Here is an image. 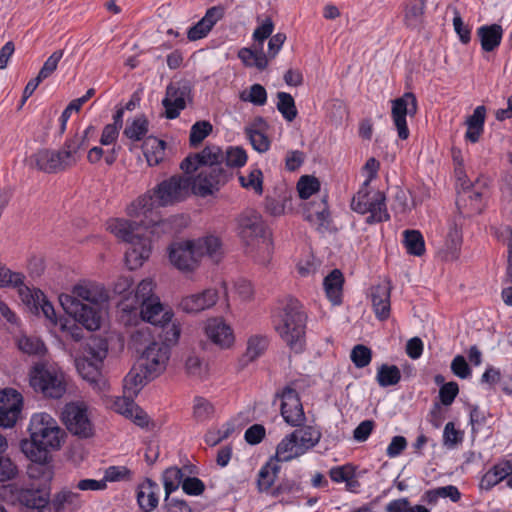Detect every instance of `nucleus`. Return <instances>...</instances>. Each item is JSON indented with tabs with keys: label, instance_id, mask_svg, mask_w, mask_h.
<instances>
[{
	"label": "nucleus",
	"instance_id": "obj_31",
	"mask_svg": "<svg viewBox=\"0 0 512 512\" xmlns=\"http://www.w3.org/2000/svg\"><path fill=\"white\" fill-rule=\"evenodd\" d=\"M372 304L376 316L380 320L387 319L390 314V289L387 285H377L372 289Z\"/></svg>",
	"mask_w": 512,
	"mask_h": 512
},
{
	"label": "nucleus",
	"instance_id": "obj_24",
	"mask_svg": "<svg viewBox=\"0 0 512 512\" xmlns=\"http://www.w3.org/2000/svg\"><path fill=\"white\" fill-rule=\"evenodd\" d=\"M82 505L81 495L68 489L56 493L49 501V511L54 512H77Z\"/></svg>",
	"mask_w": 512,
	"mask_h": 512
},
{
	"label": "nucleus",
	"instance_id": "obj_52",
	"mask_svg": "<svg viewBox=\"0 0 512 512\" xmlns=\"http://www.w3.org/2000/svg\"><path fill=\"white\" fill-rule=\"evenodd\" d=\"M59 326L61 331L74 341H80L84 336L83 327L85 326L76 317L60 318Z\"/></svg>",
	"mask_w": 512,
	"mask_h": 512
},
{
	"label": "nucleus",
	"instance_id": "obj_32",
	"mask_svg": "<svg viewBox=\"0 0 512 512\" xmlns=\"http://www.w3.org/2000/svg\"><path fill=\"white\" fill-rule=\"evenodd\" d=\"M343 283V274L338 269H334L324 278L326 296L333 305H339L342 301Z\"/></svg>",
	"mask_w": 512,
	"mask_h": 512
},
{
	"label": "nucleus",
	"instance_id": "obj_1",
	"mask_svg": "<svg viewBox=\"0 0 512 512\" xmlns=\"http://www.w3.org/2000/svg\"><path fill=\"white\" fill-rule=\"evenodd\" d=\"M190 186L191 178L172 176L158 184L152 195L140 196L127 207L128 216L140 218L139 221L115 218L107 222L111 233L131 245L125 253L126 264L130 270L142 266L151 254L149 235L160 224L159 219L154 216V206H168L185 199Z\"/></svg>",
	"mask_w": 512,
	"mask_h": 512
},
{
	"label": "nucleus",
	"instance_id": "obj_48",
	"mask_svg": "<svg viewBox=\"0 0 512 512\" xmlns=\"http://www.w3.org/2000/svg\"><path fill=\"white\" fill-rule=\"evenodd\" d=\"M197 156L201 163V169L212 166L224 167V154L218 147H206L200 153H197Z\"/></svg>",
	"mask_w": 512,
	"mask_h": 512
},
{
	"label": "nucleus",
	"instance_id": "obj_40",
	"mask_svg": "<svg viewBox=\"0 0 512 512\" xmlns=\"http://www.w3.org/2000/svg\"><path fill=\"white\" fill-rule=\"evenodd\" d=\"M95 94V89L90 88L86 91V93L77 99L72 100L68 106L63 110L62 114L60 115L59 122V133L62 135L67 128V122L69 118L71 117L72 112H78L82 105L85 104L90 98H92Z\"/></svg>",
	"mask_w": 512,
	"mask_h": 512
},
{
	"label": "nucleus",
	"instance_id": "obj_21",
	"mask_svg": "<svg viewBox=\"0 0 512 512\" xmlns=\"http://www.w3.org/2000/svg\"><path fill=\"white\" fill-rule=\"evenodd\" d=\"M155 284L152 279H143L137 286L132 302L129 303V299H125L121 303L124 311L133 312L137 311L140 307L158 300L159 298L154 294Z\"/></svg>",
	"mask_w": 512,
	"mask_h": 512
},
{
	"label": "nucleus",
	"instance_id": "obj_37",
	"mask_svg": "<svg viewBox=\"0 0 512 512\" xmlns=\"http://www.w3.org/2000/svg\"><path fill=\"white\" fill-rule=\"evenodd\" d=\"M18 349L27 355L44 356L47 348L44 342L37 336L22 334L15 339Z\"/></svg>",
	"mask_w": 512,
	"mask_h": 512
},
{
	"label": "nucleus",
	"instance_id": "obj_3",
	"mask_svg": "<svg viewBox=\"0 0 512 512\" xmlns=\"http://www.w3.org/2000/svg\"><path fill=\"white\" fill-rule=\"evenodd\" d=\"M109 299L103 286L83 282L75 285L71 294H61L59 302L69 316L76 317L87 330L100 328V305Z\"/></svg>",
	"mask_w": 512,
	"mask_h": 512
},
{
	"label": "nucleus",
	"instance_id": "obj_58",
	"mask_svg": "<svg viewBox=\"0 0 512 512\" xmlns=\"http://www.w3.org/2000/svg\"><path fill=\"white\" fill-rule=\"evenodd\" d=\"M320 189V182L313 176H302L297 183L300 198L308 199Z\"/></svg>",
	"mask_w": 512,
	"mask_h": 512
},
{
	"label": "nucleus",
	"instance_id": "obj_14",
	"mask_svg": "<svg viewBox=\"0 0 512 512\" xmlns=\"http://www.w3.org/2000/svg\"><path fill=\"white\" fill-rule=\"evenodd\" d=\"M63 420L71 433L82 438L92 435V423L84 405L79 403L67 404L63 411Z\"/></svg>",
	"mask_w": 512,
	"mask_h": 512
},
{
	"label": "nucleus",
	"instance_id": "obj_39",
	"mask_svg": "<svg viewBox=\"0 0 512 512\" xmlns=\"http://www.w3.org/2000/svg\"><path fill=\"white\" fill-rule=\"evenodd\" d=\"M401 380V371L396 365L382 364L377 369L376 381L380 387L397 385Z\"/></svg>",
	"mask_w": 512,
	"mask_h": 512
},
{
	"label": "nucleus",
	"instance_id": "obj_45",
	"mask_svg": "<svg viewBox=\"0 0 512 512\" xmlns=\"http://www.w3.org/2000/svg\"><path fill=\"white\" fill-rule=\"evenodd\" d=\"M185 368L188 375L196 379L203 380L209 375L208 363L195 354H191L187 357Z\"/></svg>",
	"mask_w": 512,
	"mask_h": 512
},
{
	"label": "nucleus",
	"instance_id": "obj_38",
	"mask_svg": "<svg viewBox=\"0 0 512 512\" xmlns=\"http://www.w3.org/2000/svg\"><path fill=\"white\" fill-rule=\"evenodd\" d=\"M294 432L298 433V444L303 454L314 448L320 441L322 433L314 426H304Z\"/></svg>",
	"mask_w": 512,
	"mask_h": 512
},
{
	"label": "nucleus",
	"instance_id": "obj_51",
	"mask_svg": "<svg viewBox=\"0 0 512 512\" xmlns=\"http://www.w3.org/2000/svg\"><path fill=\"white\" fill-rule=\"evenodd\" d=\"M224 154L225 168H240L247 162V153L240 146H230Z\"/></svg>",
	"mask_w": 512,
	"mask_h": 512
},
{
	"label": "nucleus",
	"instance_id": "obj_9",
	"mask_svg": "<svg viewBox=\"0 0 512 512\" xmlns=\"http://www.w3.org/2000/svg\"><path fill=\"white\" fill-rule=\"evenodd\" d=\"M351 208L359 214H369L366 223L369 225L386 222L390 215L386 206L385 194L379 190L370 189L363 183L351 201Z\"/></svg>",
	"mask_w": 512,
	"mask_h": 512
},
{
	"label": "nucleus",
	"instance_id": "obj_6",
	"mask_svg": "<svg viewBox=\"0 0 512 512\" xmlns=\"http://www.w3.org/2000/svg\"><path fill=\"white\" fill-rule=\"evenodd\" d=\"M223 254L221 241L216 236L174 243L169 248V260L181 271H193L203 256L219 262Z\"/></svg>",
	"mask_w": 512,
	"mask_h": 512
},
{
	"label": "nucleus",
	"instance_id": "obj_18",
	"mask_svg": "<svg viewBox=\"0 0 512 512\" xmlns=\"http://www.w3.org/2000/svg\"><path fill=\"white\" fill-rule=\"evenodd\" d=\"M205 333L208 339L221 349H228L234 343L233 330L222 318L207 320Z\"/></svg>",
	"mask_w": 512,
	"mask_h": 512
},
{
	"label": "nucleus",
	"instance_id": "obj_35",
	"mask_svg": "<svg viewBox=\"0 0 512 512\" xmlns=\"http://www.w3.org/2000/svg\"><path fill=\"white\" fill-rule=\"evenodd\" d=\"M279 471L280 466L273 459L260 468L257 478V488L259 492L272 491V487L277 479Z\"/></svg>",
	"mask_w": 512,
	"mask_h": 512
},
{
	"label": "nucleus",
	"instance_id": "obj_23",
	"mask_svg": "<svg viewBox=\"0 0 512 512\" xmlns=\"http://www.w3.org/2000/svg\"><path fill=\"white\" fill-rule=\"evenodd\" d=\"M139 309L142 319L154 326L164 327L166 324L171 323L173 318V312L170 309L165 310L160 299L154 300Z\"/></svg>",
	"mask_w": 512,
	"mask_h": 512
},
{
	"label": "nucleus",
	"instance_id": "obj_47",
	"mask_svg": "<svg viewBox=\"0 0 512 512\" xmlns=\"http://www.w3.org/2000/svg\"><path fill=\"white\" fill-rule=\"evenodd\" d=\"M102 364L96 363L86 357L76 360V368L83 379L89 382H96L100 376Z\"/></svg>",
	"mask_w": 512,
	"mask_h": 512
},
{
	"label": "nucleus",
	"instance_id": "obj_25",
	"mask_svg": "<svg viewBox=\"0 0 512 512\" xmlns=\"http://www.w3.org/2000/svg\"><path fill=\"white\" fill-rule=\"evenodd\" d=\"M159 485L147 478L139 485L137 491V503L143 512H152L159 503Z\"/></svg>",
	"mask_w": 512,
	"mask_h": 512
},
{
	"label": "nucleus",
	"instance_id": "obj_33",
	"mask_svg": "<svg viewBox=\"0 0 512 512\" xmlns=\"http://www.w3.org/2000/svg\"><path fill=\"white\" fill-rule=\"evenodd\" d=\"M486 109L484 106H477L473 114L470 115L466 120L467 131L465 138L471 143H476L484 130Z\"/></svg>",
	"mask_w": 512,
	"mask_h": 512
},
{
	"label": "nucleus",
	"instance_id": "obj_61",
	"mask_svg": "<svg viewBox=\"0 0 512 512\" xmlns=\"http://www.w3.org/2000/svg\"><path fill=\"white\" fill-rule=\"evenodd\" d=\"M133 397L125 393L121 397H116L113 403L114 410L126 418L133 417L134 410L136 409Z\"/></svg>",
	"mask_w": 512,
	"mask_h": 512
},
{
	"label": "nucleus",
	"instance_id": "obj_34",
	"mask_svg": "<svg viewBox=\"0 0 512 512\" xmlns=\"http://www.w3.org/2000/svg\"><path fill=\"white\" fill-rule=\"evenodd\" d=\"M238 57L247 67H255L259 70H264L268 65V57L263 52L262 44L260 46L256 44L253 49L247 47L241 48L238 52Z\"/></svg>",
	"mask_w": 512,
	"mask_h": 512
},
{
	"label": "nucleus",
	"instance_id": "obj_62",
	"mask_svg": "<svg viewBox=\"0 0 512 512\" xmlns=\"http://www.w3.org/2000/svg\"><path fill=\"white\" fill-rule=\"evenodd\" d=\"M247 135L250 140L252 147L259 153H264L270 148V141L268 137L255 129H248Z\"/></svg>",
	"mask_w": 512,
	"mask_h": 512
},
{
	"label": "nucleus",
	"instance_id": "obj_16",
	"mask_svg": "<svg viewBox=\"0 0 512 512\" xmlns=\"http://www.w3.org/2000/svg\"><path fill=\"white\" fill-rule=\"evenodd\" d=\"M23 397L14 389L0 391V426L13 427L22 410Z\"/></svg>",
	"mask_w": 512,
	"mask_h": 512
},
{
	"label": "nucleus",
	"instance_id": "obj_56",
	"mask_svg": "<svg viewBox=\"0 0 512 512\" xmlns=\"http://www.w3.org/2000/svg\"><path fill=\"white\" fill-rule=\"evenodd\" d=\"M350 358L355 367L364 368L372 360V350L363 344L355 345L351 350Z\"/></svg>",
	"mask_w": 512,
	"mask_h": 512
},
{
	"label": "nucleus",
	"instance_id": "obj_17",
	"mask_svg": "<svg viewBox=\"0 0 512 512\" xmlns=\"http://www.w3.org/2000/svg\"><path fill=\"white\" fill-rule=\"evenodd\" d=\"M218 301V292L216 289H206L202 292L194 293L183 297L179 303V308L187 314H197L201 311L213 307Z\"/></svg>",
	"mask_w": 512,
	"mask_h": 512
},
{
	"label": "nucleus",
	"instance_id": "obj_60",
	"mask_svg": "<svg viewBox=\"0 0 512 512\" xmlns=\"http://www.w3.org/2000/svg\"><path fill=\"white\" fill-rule=\"evenodd\" d=\"M239 181L242 187L253 189L255 193L261 195L263 192L262 172L260 169H253L247 176H240Z\"/></svg>",
	"mask_w": 512,
	"mask_h": 512
},
{
	"label": "nucleus",
	"instance_id": "obj_55",
	"mask_svg": "<svg viewBox=\"0 0 512 512\" xmlns=\"http://www.w3.org/2000/svg\"><path fill=\"white\" fill-rule=\"evenodd\" d=\"M24 275L19 272H13L0 264V288L6 286L24 288Z\"/></svg>",
	"mask_w": 512,
	"mask_h": 512
},
{
	"label": "nucleus",
	"instance_id": "obj_19",
	"mask_svg": "<svg viewBox=\"0 0 512 512\" xmlns=\"http://www.w3.org/2000/svg\"><path fill=\"white\" fill-rule=\"evenodd\" d=\"M19 502L27 509V512H49V492L45 487L21 489Z\"/></svg>",
	"mask_w": 512,
	"mask_h": 512
},
{
	"label": "nucleus",
	"instance_id": "obj_26",
	"mask_svg": "<svg viewBox=\"0 0 512 512\" xmlns=\"http://www.w3.org/2000/svg\"><path fill=\"white\" fill-rule=\"evenodd\" d=\"M461 243V231L455 224H452L446 235L443 246L438 251V255L444 261H454L458 259Z\"/></svg>",
	"mask_w": 512,
	"mask_h": 512
},
{
	"label": "nucleus",
	"instance_id": "obj_13",
	"mask_svg": "<svg viewBox=\"0 0 512 512\" xmlns=\"http://www.w3.org/2000/svg\"><path fill=\"white\" fill-rule=\"evenodd\" d=\"M191 92V86L187 82H173L167 86L162 100L166 118L175 119L180 115L187 102L192 100Z\"/></svg>",
	"mask_w": 512,
	"mask_h": 512
},
{
	"label": "nucleus",
	"instance_id": "obj_29",
	"mask_svg": "<svg viewBox=\"0 0 512 512\" xmlns=\"http://www.w3.org/2000/svg\"><path fill=\"white\" fill-rule=\"evenodd\" d=\"M148 375L147 369L138 366H134L124 378V393L129 396H137L143 386L150 380L154 379Z\"/></svg>",
	"mask_w": 512,
	"mask_h": 512
},
{
	"label": "nucleus",
	"instance_id": "obj_44",
	"mask_svg": "<svg viewBox=\"0 0 512 512\" xmlns=\"http://www.w3.org/2000/svg\"><path fill=\"white\" fill-rule=\"evenodd\" d=\"M184 474L178 467H169L162 474V482L165 490V496H170L180 485L182 486Z\"/></svg>",
	"mask_w": 512,
	"mask_h": 512
},
{
	"label": "nucleus",
	"instance_id": "obj_15",
	"mask_svg": "<svg viewBox=\"0 0 512 512\" xmlns=\"http://www.w3.org/2000/svg\"><path fill=\"white\" fill-rule=\"evenodd\" d=\"M280 410L284 421L293 427H300L306 418L299 395L295 389L286 387L281 395Z\"/></svg>",
	"mask_w": 512,
	"mask_h": 512
},
{
	"label": "nucleus",
	"instance_id": "obj_12",
	"mask_svg": "<svg viewBox=\"0 0 512 512\" xmlns=\"http://www.w3.org/2000/svg\"><path fill=\"white\" fill-rule=\"evenodd\" d=\"M417 110V99L412 92H406L401 97L391 100V118L401 140L409 138L407 116H414Z\"/></svg>",
	"mask_w": 512,
	"mask_h": 512
},
{
	"label": "nucleus",
	"instance_id": "obj_59",
	"mask_svg": "<svg viewBox=\"0 0 512 512\" xmlns=\"http://www.w3.org/2000/svg\"><path fill=\"white\" fill-rule=\"evenodd\" d=\"M268 339L264 336H252L249 338L246 349V357L253 361L258 358L267 348Z\"/></svg>",
	"mask_w": 512,
	"mask_h": 512
},
{
	"label": "nucleus",
	"instance_id": "obj_49",
	"mask_svg": "<svg viewBox=\"0 0 512 512\" xmlns=\"http://www.w3.org/2000/svg\"><path fill=\"white\" fill-rule=\"evenodd\" d=\"M306 218L313 222H317L320 226H324L328 222L329 211L327 202L324 198L318 202H312L307 209Z\"/></svg>",
	"mask_w": 512,
	"mask_h": 512
},
{
	"label": "nucleus",
	"instance_id": "obj_50",
	"mask_svg": "<svg viewBox=\"0 0 512 512\" xmlns=\"http://www.w3.org/2000/svg\"><path fill=\"white\" fill-rule=\"evenodd\" d=\"M277 109L283 118L289 122L293 121L297 116V108L293 97L287 92L277 93Z\"/></svg>",
	"mask_w": 512,
	"mask_h": 512
},
{
	"label": "nucleus",
	"instance_id": "obj_42",
	"mask_svg": "<svg viewBox=\"0 0 512 512\" xmlns=\"http://www.w3.org/2000/svg\"><path fill=\"white\" fill-rule=\"evenodd\" d=\"M193 418L197 422H206L211 420L215 414L214 405L206 398L196 396L193 399Z\"/></svg>",
	"mask_w": 512,
	"mask_h": 512
},
{
	"label": "nucleus",
	"instance_id": "obj_46",
	"mask_svg": "<svg viewBox=\"0 0 512 512\" xmlns=\"http://www.w3.org/2000/svg\"><path fill=\"white\" fill-rule=\"evenodd\" d=\"M148 132V121L141 115L134 118L131 122L127 121L124 129V135L133 141H140Z\"/></svg>",
	"mask_w": 512,
	"mask_h": 512
},
{
	"label": "nucleus",
	"instance_id": "obj_54",
	"mask_svg": "<svg viewBox=\"0 0 512 512\" xmlns=\"http://www.w3.org/2000/svg\"><path fill=\"white\" fill-rule=\"evenodd\" d=\"M386 512H430V510L423 505L412 506L408 498L403 497L391 500L386 505Z\"/></svg>",
	"mask_w": 512,
	"mask_h": 512
},
{
	"label": "nucleus",
	"instance_id": "obj_36",
	"mask_svg": "<svg viewBox=\"0 0 512 512\" xmlns=\"http://www.w3.org/2000/svg\"><path fill=\"white\" fill-rule=\"evenodd\" d=\"M166 143L155 137H148L142 145L144 156L149 166L158 165L165 156Z\"/></svg>",
	"mask_w": 512,
	"mask_h": 512
},
{
	"label": "nucleus",
	"instance_id": "obj_5",
	"mask_svg": "<svg viewBox=\"0 0 512 512\" xmlns=\"http://www.w3.org/2000/svg\"><path fill=\"white\" fill-rule=\"evenodd\" d=\"M307 314L296 299H288L272 313V325L281 340L296 353L305 346Z\"/></svg>",
	"mask_w": 512,
	"mask_h": 512
},
{
	"label": "nucleus",
	"instance_id": "obj_20",
	"mask_svg": "<svg viewBox=\"0 0 512 512\" xmlns=\"http://www.w3.org/2000/svg\"><path fill=\"white\" fill-rule=\"evenodd\" d=\"M20 294L27 305H32L37 312L40 309L51 325H59L60 318H57L53 305L40 290L32 292L27 286H24V288H20Z\"/></svg>",
	"mask_w": 512,
	"mask_h": 512
},
{
	"label": "nucleus",
	"instance_id": "obj_11",
	"mask_svg": "<svg viewBox=\"0 0 512 512\" xmlns=\"http://www.w3.org/2000/svg\"><path fill=\"white\" fill-rule=\"evenodd\" d=\"M231 173L225 167L212 166L210 168H202L198 175L191 179L190 189L200 197L213 195L219 191L230 178Z\"/></svg>",
	"mask_w": 512,
	"mask_h": 512
},
{
	"label": "nucleus",
	"instance_id": "obj_7",
	"mask_svg": "<svg viewBox=\"0 0 512 512\" xmlns=\"http://www.w3.org/2000/svg\"><path fill=\"white\" fill-rule=\"evenodd\" d=\"M132 342L137 346H147L144 348L139 359L140 367L147 369L148 375L157 377L162 373L169 359L170 348L165 343H160L152 339L150 328H139L132 334Z\"/></svg>",
	"mask_w": 512,
	"mask_h": 512
},
{
	"label": "nucleus",
	"instance_id": "obj_27",
	"mask_svg": "<svg viewBox=\"0 0 512 512\" xmlns=\"http://www.w3.org/2000/svg\"><path fill=\"white\" fill-rule=\"evenodd\" d=\"M425 10V0H406L403 6L405 25L411 29H420L424 23Z\"/></svg>",
	"mask_w": 512,
	"mask_h": 512
},
{
	"label": "nucleus",
	"instance_id": "obj_22",
	"mask_svg": "<svg viewBox=\"0 0 512 512\" xmlns=\"http://www.w3.org/2000/svg\"><path fill=\"white\" fill-rule=\"evenodd\" d=\"M512 475V460L503 459L494 464L481 478V490L489 491Z\"/></svg>",
	"mask_w": 512,
	"mask_h": 512
},
{
	"label": "nucleus",
	"instance_id": "obj_53",
	"mask_svg": "<svg viewBox=\"0 0 512 512\" xmlns=\"http://www.w3.org/2000/svg\"><path fill=\"white\" fill-rule=\"evenodd\" d=\"M240 98L244 102H250L256 106H263L267 102L266 89L260 84H253L249 91H243Z\"/></svg>",
	"mask_w": 512,
	"mask_h": 512
},
{
	"label": "nucleus",
	"instance_id": "obj_4",
	"mask_svg": "<svg viewBox=\"0 0 512 512\" xmlns=\"http://www.w3.org/2000/svg\"><path fill=\"white\" fill-rule=\"evenodd\" d=\"M95 132L96 128L89 125L82 132L67 137L60 150L41 149L31 156V161L37 169L45 173L64 171L81 159L82 152L88 147Z\"/></svg>",
	"mask_w": 512,
	"mask_h": 512
},
{
	"label": "nucleus",
	"instance_id": "obj_30",
	"mask_svg": "<svg viewBox=\"0 0 512 512\" xmlns=\"http://www.w3.org/2000/svg\"><path fill=\"white\" fill-rule=\"evenodd\" d=\"M481 47L486 52L494 51L501 44L503 29L498 24L483 25L477 29Z\"/></svg>",
	"mask_w": 512,
	"mask_h": 512
},
{
	"label": "nucleus",
	"instance_id": "obj_10",
	"mask_svg": "<svg viewBox=\"0 0 512 512\" xmlns=\"http://www.w3.org/2000/svg\"><path fill=\"white\" fill-rule=\"evenodd\" d=\"M239 236L247 243L257 241L266 249L267 256L272 253L271 239L266 236L265 224L261 215L254 210H245L237 218Z\"/></svg>",
	"mask_w": 512,
	"mask_h": 512
},
{
	"label": "nucleus",
	"instance_id": "obj_8",
	"mask_svg": "<svg viewBox=\"0 0 512 512\" xmlns=\"http://www.w3.org/2000/svg\"><path fill=\"white\" fill-rule=\"evenodd\" d=\"M31 387L45 397L59 399L66 392L64 372L56 365L35 364L29 373Z\"/></svg>",
	"mask_w": 512,
	"mask_h": 512
},
{
	"label": "nucleus",
	"instance_id": "obj_57",
	"mask_svg": "<svg viewBox=\"0 0 512 512\" xmlns=\"http://www.w3.org/2000/svg\"><path fill=\"white\" fill-rule=\"evenodd\" d=\"M212 129V124L208 121L194 123L190 130V144L192 146L199 145L212 132Z\"/></svg>",
	"mask_w": 512,
	"mask_h": 512
},
{
	"label": "nucleus",
	"instance_id": "obj_64",
	"mask_svg": "<svg viewBox=\"0 0 512 512\" xmlns=\"http://www.w3.org/2000/svg\"><path fill=\"white\" fill-rule=\"evenodd\" d=\"M459 393V386L456 382L451 381L443 384L439 389V399L444 406H450Z\"/></svg>",
	"mask_w": 512,
	"mask_h": 512
},
{
	"label": "nucleus",
	"instance_id": "obj_43",
	"mask_svg": "<svg viewBox=\"0 0 512 512\" xmlns=\"http://www.w3.org/2000/svg\"><path fill=\"white\" fill-rule=\"evenodd\" d=\"M108 353L107 341L100 338L91 339L85 347L84 357L95 361L96 363H103Z\"/></svg>",
	"mask_w": 512,
	"mask_h": 512
},
{
	"label": "nucleus",
	"instance_id": "obj_28",
	"mask_svg": "<svg viewBox=\"0 0 512 512\" xmlns=\"http://www.w3.org/2000/svg\"><path fill=\"white\" fill-rule=\"evenodd\" d=\"M304 455L298 444V433L292 432L286 435L277 445L276 462H288Z\"/></svg>",
	"mask_w": 512,
	"mask_h": 512
},
{
	"label": "nucleus",
	"instance_id": "obj_41",
	"mask_svg": "<svg viewBox=\"0 0 512 512\" xmlns=\"http://www.w3.org/2000/svg\"><path fill=\"white\" fill-rule=\"evenodd\" d=\"M403 244L410 255L422 256L425 252V241L418 230H405Z\"/></svg>",
	"mask_w": 512,
	"mask_h": 512
},
{
	"label": "nucleus",
	"instance_id": "obj_63",
	"mask_svg": "<svg viewBox=\"0 0 512 512\" xmlns=\"http://www.w3.org/2000/svg\"><path fill=\"white\" fill-rule=\"evenodd\" d=\"M63 54V50H56L53 52L44 62L37 76L42 80L48 78L56 70L59 61L63 57Z\"/></svg>",
	"mask_w": 512,
	"mask_h": 512
},
{
	"label": "nucleus",
	"instance_id": "obj_2",
	"mask_svg": "<svg viewBox=\"0 0 512 512\" xmlns=\"http://www.w3.org/2000/svg\"><path fill=\"white\" fill-rule=\"evenodd\" d=\"M28 430L30 441L21 442L23 453L33 462L29 466L28 473L32 478L39 477L46 486L53 474L49 465L50 453L61 448L66 433L56 419L46 412L33 414Z\"/></svg>",
	"mask_w": 512,
	"mask_h": 512
}]
</instances>
